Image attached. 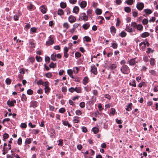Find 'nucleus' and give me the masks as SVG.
Wrapping results in <instances>:
<instances>
[{
    "label": "nucleus",
    "mask_w": 158,
    "mask_h": 158,
    "mask_svg": "<svg viewBox=\"0 0 158 158\" xmlns=\"http://www.w3.org/2000/svg\"><path fill=\"white\" fill-rule=\"evenodd\" d=\"M121 23V21L119 18H117V23L116 24V26L117 27H118L119 26L120 23Z\"/></svg>",
    "instance_id": "nucleus-46"
},
{
    "label": "nucleus",
    "mask_w": 158,
    "mask_h": 158,
    "mask_svg": "<svg viewBox=\"0 0 158 158\" xmlns=\"http://www.w3.org/2000/svg\"><path fill=\"white\" fill-rule=\"evenodd\" d=\"M16 103V101L15 100H13L11 101L8 100L7 102V104L10 106H14V103Z\"/></svg>",
    "instance_id": "nucleus-6"
},
{
    "label": "nucleus",
    "mask_w": 158,
    "mask_h": 158,
    "mask_svg": "<svg viewBox=\"0 0 158 158\" xmlns=\"http://www.w3.org/2000/svg\"><path fill=\"white\" fill-rule=\"evenodd\" d=\"M68 20L70 23H73L75 21L76 18L74 16L70 15L69 17Z\"/></svg>",
    "instance_id": "nucleus-9"
},
{
    "label": "nucleus",
    "mask_w": 158,
    "mask_h": 158,
    "mask_svg": "<svg viewBox=\"0 0 158 158\" xmlns=\"http://www.w3.org/2000/svg\"><path fill=\"white\" fill-rule=\"evenodd\" d=\"M37 106V102L35 101H32L31 102V104L30 107H32L34 108L36 107Z\"/></svg>",
    "instance_id": "nucleus-15"
},
{
    "label": "nucleus",
    "mask_w": 158,
    "mask_h": 158,
    "mask_svg": "<svg viewBox=\"0 0 158 158\" xmlns=\"http://www.w3.org/2000/svg\"><path fill=\"white\" fill-rule=\"evenodd\" d=\"M116 66L115 64H113L110 65L109 67V68L113 70L114 69L116 68Z\"/></svg>",
    "instance_id": "nucleus-39"
},
{
    "label": "nucleus",
    "mask_w": 158,
    "mask_h": 158,
    "mask_svg": "<svg viewBox=\"0 0 158 158\" xmlns=\"http://www.w3.org/2000/svg\"><path fill=\"white\" fill-rule=\"evenodd\" d=\"M60 7L63 8H64L66 7V3L63 2H61L60 4Z\"/></svg>",
    "instance_id": "nucleus-36"
},
{
    "label": "nucleus",
    "mask_w": 158,
    "mask_h": 158,
    "mask_svg": "<svg viewBox=\"0 0 158 158\" xmlns=\"http://www.w3.org/2000/svg\"><path fill=\"white\" fill-rule=\"evenodd\" d=\"M125 11L127 13H129L131 11V8L129 7H126L124 8Z\"/></svg>",
    "instance_id": "nucleus-26"
},
{
    "label": "nucleus",
    "mask_w": 158,
    "mask_h": 158,
    "mask_svg": "<svg viewBox=\"0 0 158 158\" xmlns=\"http://www.w3.org/2000/svg\"><path fill=\"white\" fill-rule=\"evenodd\" d=\"M50 58L48 56H46L45 58V61L48 63H49L50 61Z\"/></svg>",
    "instance_id": "nucleus-51"
},
{
    "label": "nucleus",
    "mask_w": 158,
    "mask_h": 158,
    "mask_svg": "<svg viewBox=\"0 0 158 158\" xmlns=\"http://www.w3.org/2000/svg\"><path fill=\"white\" fill-rule=\"evenodd\" d=\"M74 91H75L77 93H80L81 92V90L80 87H76L74 88Z\"/></svg>",
    "instance_id": "nucleus-27"
},
{
    "label": "nucleus",
    "mask_w": 158,
    "mask_h": 158,
    "mask_svg": "<svg viewBox=\"0 0 158 158\" xmlns=\"http://www.w3.org/2000/svg\"><path fill=\"white\" fill-rule=\"evenodd\" d=\"M9 137V135L7 133L4 134L3 136V140L5 141L6 139H7Z\"/></svg>",
    "instance_id": "nucleus-24"
},
{
    "label": "nucleus",
    "mask_w": 158,
    "mask_h": 158,
    "mask_svg": "<svg viewBox=\"0 0 158 158\" xmlns=\"http://www.w3.org/2000/svg\"><path fill=\"white\" fill-rule=\"evenodd\" d=\"M92 131L94 134H96L98 132L99 129L98 128L94 127L92 128Z\"/></svg>",
    "instance_id": "nucleus-22"
},
{
    "label": "nucleus",
    "mask_w": 158,
    "mask_h": 158,
    "mask_svg": "<svg viewBox=\"0 0 158 158\" xmlns=\"http://www.w3.org/2000/svg\"><path fill=\"white\" fill-rule=\"evenodd\" d=\"M56 66V64H54L53 62H51L49 65V66L50 68H54Z\"/></svg>",
    "instance_id": "nucleus-33"
},
{
    "label": "nucleus",
    "mask_w": 158,
    "mask_h": 158,
    "mask_svg": "<svg viewBox=\"0 0 158 158\" xmlns=\"http://www.w3.org/2000/svg\"><path fill=\"white\" fill-rule=\"evenodd\" d=\"M63 124L65 126L68 125V127H69L70 126V125L69 124L68 122L67 121H64L63 122Z\"/></svg>",
    "instance_id": "nucleus-56"
},
{
    "label": "nucleus",
    "mask_w": 158,
    "mask_h": 158,
    "mask_svg": "<svg viewBox=\"0 0 158 158\" xmlns=\"http://www.w3.org/2000/svg\"><path fill=\"white\" fill-rule=\"evenodd\" d=\"M96 13L97 15H100L102 13V11L101 9H97L96 10Z\"/></svg>",
    "instance_id": "nucleus-38"
},
{
    "label": "nucleus",
    "mask_w": 158,
    "mask_h": 158,
    "mask_svg": "<svg viewBox=\"0 0 158 158\" xmlns=\"http://www.w3.org/2000/svg\"><path fill=\"white\" fill-rule=\"evenodd\" d=\"M129 70V68L126 65H123L121 69V71L123 73L126 74L128 73V72Z\"/></svg>",
    "instance_id": "nucleus-2"
},
{
    "label": "nucleus",
    "mask_w": 158,
    "mask_h": 158,
    "mask_svg": "<svg viewBox=\"0 0 158 158\" xmlns=\"http://www.w3.org/2000/svg\"><path fill=\"white\" fill-rule=\"evenodd\" d=\"M69 50V48L66 47H65L64 48V56L66 58H67L68 56V55L67 52Z\"/></svg>",
    "instance_id": "nucleus-10"
},
{
    "label": "nucleus",
    "mask_w": 158,
    "mask_h": 158,
    "mask_svg": "<svg viewBox=\"0 0 158 158\" xmlns=\"http://www.w3.org/2000/svg\"><path fill=\"white\" fill-rule=\"evenodd\" d=\"M21 99L23 102L26 101L27 100V97L24 94L22 95Z\"/></svg>",
    "instance_id": "nucleus-25"
},
{
    "label": "nucleus",
    "mask_w": 158,
    "mask_h": 158,
    "mask_svg": "<svg viewBox=\"0 0 158 158\" xmlns=\"http://www.w3.org/2000/svg\"><path fill=\"white\" fill-rule=\"evenodd\" d=\"M75 56L76 57H79L81 56V54L79 52H77L75 53Z\"/></svg>",
    "instance_id": "nucleus-53"
},
{
    "label": "nucleus",
    "mask_w": 158,
    "mask_h": 158,
    "mask_svg": "<svg viewBox=\"0 0 158 158\" xmlns=\"http://www.w3.org/2000/svg\"><path fill=\"white\" fill-rule=\"evenodd\" d=\"M144 84L145 83L144 82H142L139 84L138 86L140 88L142 87L144 85Z\"/></svg>",
    "instance_id": "nucleus-64"
},
{
    "label": "nucleus",
    "mask_w": 158,
    "mask_h": 158,
    "mask_svg": "<svg viewBox=\"0 0 158 158\" xmlns=\"http://www.w3.org/2000/svg\"><path fill=\"white\" fill-rule=\"evenodd\" d=\"M137 26L136 23L135 22H132L131 23V26L133 27H137Z\"/></svg>",
    "instance_id": "nucleus-54"
},
{
    "label": "nucleus",
    "mask_w": 158,
    "mask_h": 158,
    "mask_svg": "<svg viewBox=\"0 0 158 158\" xmlns=\"http://www.w3.org/2000/svg\"><path fill=\"white\" fill-rule=\"evenodd\" d=\"M33 91L31 89H29L27 91V94L31 95L32 94Z\"/></svg>",
    "instance_id": "nucleus-43"
},
{
    "label": "nucleus",
    "mask_w": 158,
    "mask_h": 158,
    "mask_svg": "<svg viewBox=\"0 0 158 158\" xmlns=\"http://www.w3.org/2000/svg\"><path fill=\"white\" fill-rule=\"evenodd\" d=\"M20 13H18V15H14V19L15 21H17L18 20L19 17L20 16Z\"/></svg>",
    "instance_id": "nucleus-34"
},
{
    "label": "nucleus",
    "mask_w": 158,
    "mask_h": 158,
    "mask_svg": "<svg viewBox=\"0 0 158 158\" xmlns=\"http://www.w3.org/2000/svg\"><path fill=\"white\" fill-rule=\"evenodd\" d=\"M61 90L62 92H66L67 91V88L66 87H63L62 88Z\"/></svg>",
    "instance_id": "nucleus-62"
},
{
    "label": "nucleus",
    "mask_w": 158,
    "mask_h": 158,
    "mask_svg": "<svg viewBox=\"0 0 158 158\" xmlns=\"http://www.w3.org/2000/svg\"><path fill=\"white\" fill-rule=\"evenodd\" d=\"M51 59L53 61H55L56 60V55L52 54L51 56Z\"/></svg>",
    "instance_id": "nucleus-29"
},
{
    "label": "nucleus",
    "mask_w": 158,
    "mask_h": 158,
    "mask_svg": "<svg viewBox=\"0 0 158 158\" xmlns=\"http://www.w3.org/2000/svg\"><path fill=\"white\" fill-rule=\"evenodd\" d=\"M48 81H46L44 82L43 81L41 80H40V85H42L45 86L44 89L45 92L46 93H47V92H48L49 89V88L48 85Z\"/></svg>",
    "instance_id": "nucleus-1"
},
{
    "label": "nucleus",
    "mask_w": 158,
    "mask_h": 158,
    "mask_svg": "<svg viewBox=\"0 0 158 158\" xmlns=\"http://www.w3.org/2000/svg\"><path fill=\"white\" fill-rule=\"evenodd\" d=\"M91 72L92 73H93L94 74L96 75L97 73L96 68L95 67V66L94 65H92L91 66Z\"/></svg>",
    "instance_id": "nucleus-5"
},
{
    "label": "nucleus",
    "mask_w": 158,
    "mask_h": 158,
    "mask_svg": "<svg viewBox=\"0 0 158 158\" xmlns=\"http://www.w3.org/2000/svg\"><path fill=\"white\" fill-rule=\"evenodd\" d=\"M27 8L29 10H31L33 8V5L31 4H30L29 6H27Z\"/></svg>",
    "instance_id": "nucleus-63"
},
{
    "label": "nucleus",
    "mask_w": 158,
    "mask_h": 158,
    "mask_svg": "<svg viewBox=\"0 0 158 158\" xmlns=\"http://www.w3.org/2000/svg\"><path fill=\"white\" fill-rule=\"evenodd\" d=\"M154 61H155L154 59L153 58H151V60H150V64L152 65H153L154 64V63H155Z\"/></svg>",
    "instance_id": "nucleus-50"
},
{
    "label": "nucleus",
    "mask_w": 158,
    "mask_h": 158,
    "mask_svg": "<svg viewBox=\"0 0 158 158\" xmlns=\"http://www.w3.org/2000/svg\"><path fill=\"white\" fill-rule=\"evenodd\" d=\"M144 7V4L142 2H138L137 4L136 7L139 10H142L143 9Z\"/></svg>",
    "instance_id": "nucleus-4"
},
{
    "label": "nucleus",
    "mask_w": 158,
    "mask_h": 158,
    "mask_svg": "<svg viewBox=\"0 0 158 158\" xmlns=\"http://www.w3.org/2000/svg\"><path fill=\"white\" fill-rule=\"evenodd\" d=\"M79 10V7L77 6H75L73 10V12L75 13H78Z\"/></svg>",
    "instance_id": "nucleus-18"
},
{
    "label": "nucleus",
    "mask_w": 158,
    "mask_h": 158,
    "mask_svg": "<svg viewBox=\"0 0 158 158\" xmlns=\"http://www.w3.org/2000/svg\"><path fill=\"white\" fill-rule=\"evenodd\" d=\"M46 77L48 78H50L52 76V74L50 73H48L45 74Z\"/></svg>",
    "instance_id": "nucleus-58"
},
{
    "label": "nucleus",
    "mask_w": 158,
    "mask_h": 158,
    "mask_svg": "<svg viewBox=\"0 0 158 158\" xmlns=\"http://www.w3.org/2000/svg\"><path fill=\"white\" fill-rule=\"evenodd\" d=\"M32 33H34L36 31V28L35 27H32L30 29Z\"/></svg>",
    "instance_id": "nucleus-40"
},
{
    "label": "nucleus",
    "mask_w": 158,
    "mask_h": 158,
    "mask_svg": "<svg viewBox=\"0 0 158 158\" xmlns=\"http://www.w3.org/2000/svg\"><path fill=\"white\" fill-rule=\"evenodd\" d=\"M133 16L135 17H136L138 15V12L137 11H133L132 12Z\"/></svg>",
    "instance_id": "nucleus-57"
},
{
    "label": "nucleus",
    "mask_w": 158,
    "mask_h": 158,
    "mask_svg": "<svg viewBox=\"0 0 158 158\" xmlns=\"http://www.w3.org/2000/svg\"><path fill=\"white\" fill-rule=\"evenodd\" d=\"M135 58H136L131 59L128 62V63H129L130 65L131 66L135 65L137 62L135 60Z\"/></svg>",
    "instance_id": "nucleus-8"
},
{
    "label": "nucleus",
    "mask_w": 158,
    "mask_h": 158,
    "mask_svg": "<svg viewBox=\"0 0 158 158\" xmlns=\"http://www.w3.org/2000/svg\"><path fill=\"white\" fill-rule=\"evenodd\" d=\"M64 27L66 29H68L69 27V24L67 23H64L63 25Z\"/></svg>",
    "instance_id": "nucleus-32"
},
{
    "label": "nucleus",
    "mask_w": 158,
    "mask_h": 158,
    "mask_svg": "<svg viewBox=\"0 0 158 158\" xmlns=\"http://www.w3.org/2000/svg\"><path fill=\"white\" fill-rule=\"evenodd\" d=\"M22 143V139L21 138H19L18 140L17 143L19 145H21Z\"/></svg>",
    "instance_id": "nucleus-49"
},
{
    "label": "nucleus",
    "mask_w": 158,
    "mask_h": 158,
    "mask_svg": "<svg viewBox=\"0 0 158 158\" xmlns=\"http://www.w3.org/2000/svg\"><path fill=\"white\" fill-rule=\"evenodd\" d=\"M80 106L81 108H83L85 106V103L84 102H82L80 103Z\"/></svg>",
    "instance_id": "nucleus-55"
},
{
    "label": "nucleus",
    "mask_w": 158,
    "mask_h": 158,
    "mask_svg": "<svg viewBox=\"0 0 158 158\" xmlns=\"http://www.w3.org/2000/svg\"><path fill=\"white\" fill-rule=\"evenodd\" d=\"M84 38L85 39V40L87 42H89L90 41L91 39L89 36H85L84 37Z\"/></svg>",
    "instance_id": "nucleus-41"
},
{
    "label": "nucleus",
    "mask_w": 158,
    "mask_h": 158,
    "mask_svg": "<svg viewBox=\"0 0 158 158\" xmlns=\"http://www.w3.org/2000/svg\"><path fill=\"white\" fill-rule=\"evenodd\" d=\"M89 26L90 25L88 23L83 25L82 27L84 29L86 30L88 29Z\"/></svg>",
    "instance_id": "nucleus-19"
},
{
    "label": "nucleus",
    "mask_w": 158,
    "mask_h": 158,
    "mask_svg": "<svg viewBox=\"0 0 158 158\" xmlns=\"http://www.w3.org/2000/svg\"><path fill=\"white\" fill-rule=\"evenodd\" d=\"M136 28L137 29V30L141 31L142 30L143 28V27L142 25L139 24L138 25H137Z\"/></svg>",
    "instance_id": "nucleus-21"
},
{
    "label": "nucleus",
    "mask_w": 158,
    "mask_h": 158,
    "mask_svg": "<svg viewBox=\"0 0 158 158\" xmlns=\"http://www.w3.org/2000/svg\"><path fill=\"white\" fill-rule=\"evenodd\" d=\"M125 30L129 32H133L132 28L130 27L128 25H126Z\"/></svg>",
    "instance_id": "nucleus-12"
},
{
    "label": "nucleus",
    "mask_w": 158,
    "mask_h": 158,
    "mask_svg": "<svg viewBox=\"0 0 158 158\" xmlns=\"http://www.w3.org/2000/svg\"><path fill=\"white\" fill-rule=\"evenodd\" d=\"M111 47H112L114 49H116L118 47V45L115 43H113L112 44V46H111Z\"/></svg>",
    "instance_id": "nucleus-44"
},
{
    "label": "nucleus",
    "mask_w": 158,
    "mask_h": 158,
    "mask_svg": "<svg viewBox=\"0 0 158 158\" xmlns=\"http://www.w3.org/2000/svg\"><path fill=\"white\" fill-rule=\"evenodd\" d=\"M42 8L40 10V11L43 14H45L46 12L47 8L46 6L44 5H42L41 6Z\"/></svg>",
    "instance_id": "nucleus-11"
},
{
    "label": "nucleus",
    "mask_w": 158,
    "mask_h": 158,
    "mask_svg": "<svg viewBox=\"0 0 158 158\" xmlns=\"http://www.w3.org/2000/svg\"><path fill=\"white\" fill-rule=\"evenodd\" d=\"M76 114L78 115H80L81 114L82 112L80 110H78L76 111Z\"/></svg>",
    "instance_id": "nucleus-47"
},
{
    "label": "nucleus",
    "mask_w": 158,
    "mask_h": 158,
    "mask_svg": "<svg viewBox=\"0 0 158 158\" xmlns=\"http://www.w3.org/2000/svg\"><path fill=\"white\" fill-rule=\"evenodd\" d=\"M150 35V34L147 32H143L141 35V37L142 38H145L148 37Z\"/></svg>",
    "instance_id": "nucleus-13"
},
{
    "label": "nucleus",
    "mask_w": 158,
    "mask_h": 158,
    "mask_svg": "<svg viewBox=\"0 0 158 158\" xmlns=\"http://www.w3.org/2000/svg\"><path fill=\"white\" fill-rule=\"evenodd\" d=\"M129 84L130 85L134 86V87H136V84L135 83V80H134L132 82V83H130Z\"/></svg>",
    "instance_id": "nucleus-48"
},
{
    "label": "nucleus",
    "mask_w": 158,
    "mask_h": 158,
    "mask_svg": "<svg viewBox=\"0 0 158 158\" xmlns=\"http://www.w3.org/2000/svg\"><path fill=\"white\" fill-rule=\"evenodd\" d=\"M79 19L80 20H83L85 21L88 20V17L86 15L85 13H83L81 14Z\"/></svg>",
    "instance_id": "nucleus-3"
},
{
    "label": "nucleus",
    "mask_w": 158,
    "mask_h": 158,
    "mask_svg": "<svg viewBox=\"0 0 158 158\" xmlns=\"http://www.w3.org/2000/svg\"><path fill=\"white\" fill-rule=\"evenodd\" d=\"M31 138H27L25 140V142L27 144H29L31 143Z\"/></svg>",
    "instance_id": "nucleus-28"
},
{
    "label": "nucleus",
    "mask_w": 158,
    "mask_h": 158,
    "mask_svg": "<svg viewBox=\"0 0 158 158\" xmlns=\"http://www.w3.org/2000/svg\"><path fill=\"white\" fill-rule=\"evenodd\" d=\"M133 2V0H127L126 3L129 5H132Z\"/></svg>",
    "instance_id": "nucleus-35"
},
{
    "label": "nucleus",
    "mask_w": 158,
    "mask_h": 158,
    "mask_svg": "<svg viewBox=\"0 0 158 158\" xmlns=\"http://www.w3.org/2000/svg\"><path fill=\"white\" fill-rule=\"evenodd\" d=\"M144 11L146 14H150L152 13L151 10L149 9H145L144 10Z\"/></svg>",
    "instance_id": "nucleus-20"
},
{
    "label": "nucleus",
    "mask_w": 158,
    "mask_h": 158,
    "mask_svg": "<svg viewBox=\"0 0 158 158\" xmlns=\"http://www.w3.org/2000/svg\"><path fill=\"white\" fill-rule=\"evenodd\" d=\"M65 109L64 108H61L59 110V112L61 113H63L65 111Z\"/></svg>",
    "instance_id": "nucleus-60"
},
{
    "label": "nucleus",
    "mask_w": 158,
    "mask_h": 158,
    "mask_svg": "<svg viewBox=\"0 0 158 158\" xmlns=\"http://www.w3.org/2000/svg\"><path fill=\"white\" fill-rule=\"evenodd\" d=\"M143 60L146 62H147L148 61V57L147 56H144L143 57Z\"/></svg>",
    "instance_id": "nucleus-59"
},
{
    "label": "nucleus",
    "mask_w": 158,
    "mask_h": 158,
    "mask_svg": "<svg viewBox=\"0 0 158 158\" xmlns=\"http://www.w3.org/2000/svg\"><path fill=\"white\" fill-rule=\"evenodd\" d=\"M54 43V40L52 38L51 36L49 37V39L48 41L46 42V44L47 45H51Z\"/></svg>",
    "instance_id": "nucleus-7"
},
{
    "label": "nucleus",
    "mask_w": 158,
    "mask_h": 158,
    "mask_svg": "<svg viewBox=\"0 0 158 158\" xmlns=\"http://www.w3.org/2000/svg\"><path fill=\"white\" fill-rule=\"evenodd\" d=\"M126 35V33L124 31H122L120 33V36L122 37H125Z\"/></svg>",
    "instance_id": "nucleus-42"
},
{
    "label": "nucleus",
    "mask_w": 158,
    "mask_h": 158,
    "mask_svg": "<svg viewBox=\"0 0 158 158\" xmlns=\"http://www.w3.org/2000/svg\"><path fill=\"white\" fill-rule=\"evenodd\" d=\"M64 12L63 10L60 9H59L58 10V14L60 15H61L64 14Z\"/></svg>",
    "instance_id": "nucleus-23"
},
{
    "label": "nucleus",
    "mask_w": 158,
    "mask_h": 158,
    "mask_svg": "<svg viewBox=\"0 0 158 158\" xmlns=\"http://www.w3.org/2000/svg\"><path fill=\"white\" fill-rule=\"evenodd\" d=\"M142 23L144 25L147 24L148 23V20L146 19H144L143 20Z\"/></svg>",
    "instance_id": "nucleus-45"
},
{
    "label": "nucleus",
    "mask_w": 158,
    "mask_h": 158,
    "mask_svg": "<svg viewBox=\"0 0 158 158\" xmlns=\"http://www.w3.org/2000/svg\"><path fill=\"white\" fill-rule=\"evenodd\" d=\"M69 2L72 4H75L77 2V0H69Z\"/></svg>",
    "instance_id": "nucleus-61"
},
{
    "label": "nucleus",
    "mask_w": 158,
    "mask_h": 158,
    "mask_svg": "<svg viewBox=\"0 0 158 158\" xmlns=\"http://www.w3.org/2000/svg\"><path fill=\"white\" fill-rule=\"evenodd\" d=\"M132 107V104L131 103H130L127 106V107L126 110L127 111H130Z\"/></svg>",
    "instance_id": "nucleus-17"
},
{
    "label": "nucleus",
    "mask_w": 158,
    "mask_h": 158,
    "mask_svg": "<svg viewBox=\"0 0 158 158\" xmlns=\"http://www.w3.org/2000/svg\"><path fill=\"white\" fill-rule=\"evenodd\" d=\"M110 32L112 33L115 34L116 33V29L114 26H112L110 28Z\"/></svg>",
    "instance_id": "nucleus-16"
},
{
    "label": "nucleus",
    "mask_w": 158,
    "mask_h": 158,
    "mask_svg": "<svg viewBox=\"0 0 158 158\" xmlns=\"http://www.w3.org/2000/svg\"><path fill=\"white\" fill-rule=\"evenodd\" d=\"M86 5V2L85 1H82L80 4V6L82 8H85Z\"/></svg>",
    "instance_id": "nucleus-14"
},
{
    "label": "nucleus",
    "mask_w": 158,
    "mask_h": 158,
    "mask_svg": "<svg viewBox=\"0 0 158 158\" xmlns=\"http://www.w3.org/2000/svg\"><path fill=\"white\" fill-rule=\"evenodd\" d=\"M88 78L87 77H85L83 79V84L85 85H86L88 82Z\"/></svg>",
    "instance_id": "nucleus-52"
},
{
    "label": "nucleus",
    "mask_w": 158,
    "mask_h": 158,
    "mask_svg": "<svg viewBox=\"0 0 158 158\" xmlns=\"http://www.w3.org/2000/svg\"><path fill=\"white\" fill-rule=\"evenodd\" d=\"M20 127L22 128H25L27 127V125L25 123H22L20 125Z\"/></svg>",
    "instance_id": "nucleus-37"
},
{
    "label": "nucleus",
    "mask_w": 158,
    "mask_h": 158,
    "mask_svg": "<svg viewBox=\"0 0 158 158\" xmlns=\"http://www.w3.org/2000/svg\"><path fill=\"white\" fill-rule=\"evenodd\" d=\"M7 85H9L11 83V80L9 78H7L5 81Z\"/></svg>",
    "instance_id": "nucleus-30"
},
{
    "label": "nucleus",
    "mask_w": 158,
    "mask_h": 158,
    "mask_svg": "<svg viewBox=\"0 0 158 158\" xmlns=\"http://www.w3.org/2000/svg\"><path fill=\"white\" fill-rule=\"evenodd\" d=\"M29 46L31 48H34L35 46V44L33 42H31L30 43Z\"/></svg>",
    "instance_id": "nucleus-31"
}]
</instances>
